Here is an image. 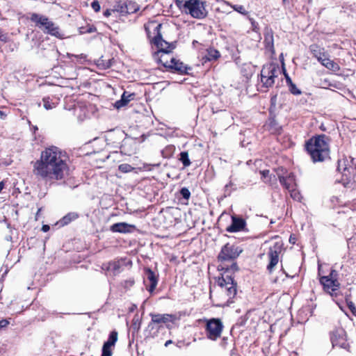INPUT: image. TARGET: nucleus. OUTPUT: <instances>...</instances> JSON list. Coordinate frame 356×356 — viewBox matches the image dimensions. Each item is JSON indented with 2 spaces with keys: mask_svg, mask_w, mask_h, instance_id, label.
Listing matches in <instances>:
<instances>
[{
  "mask_svg": "<svg viewBox=\"0 0 356 356\" xmlns=\"http://www.w3.org/2000/svg\"><path fill=\"white\" fill-rule=\"evenodd\" d=\"M67 152L56 145L45 147L40 158L32 161L33 174L46 182L64 179L70 172Z\"/></svg>",
  "mask_w": 356,
  "mask_h": 356,
  "instance_id": "obj_1",
  "label": "nucleus"
},
{
  "mask_svg": "<svg viewBox=\"0 0 356 356\" xmlns=\"http://www.w3.org/2000/svg\"><path fill=\"white\" fill-rule=\"evenodd\" d=\"M242 252L243 249L240 246L227 243L221 248L217 257L219 263L217 269L220 273L213 279L215 284L225 289L228 297L227 303L233 302L232 299L237 293V282L234 280V274L239 270L236 259Z\"/></svg>",
  "mask_w": 356,
  "mask_h": 356,
  "instance_id": "obj_2",
  "label": "nucleus"
},
{
  "mask_svg": "<svg viewBox=\"0 0 356 356\" xmlns=\"http://www.w3.org/2000/svg\"><path fill=\"white\" fill-rule=\"evenodd\" d=\"M330 136L321 134L312 136L306 140L305 148L314 163L323 162L330 158Z\"/></svg>",
  "mask_w": 356,
  "mask_h": 356,
  "instance_id": "obj_3",
  "label": "nucleus"
},
{
  "mask_svg": "<svg viewBox=\"0 0 356 356\" xmlns=\"http://www.w3.org/2000/svg\"><path fill=\"white\" fill-rule=\"evenodd\" d=\"M318 278L323 292L329 295L334 301L337 302L341 296L339 272L334 268H330L326 275L321 265H318Z\"/></svg>",
  "mask_w": 356,
  "mask_h": 356,
  "instance_id": "obj_4",
  "label": "nucleus"
},
{
  "mask_svg": "<svg viewBox=\"0 0 356 356\" xmlns=\"http://www.w3.org/2000/svg\"><path fill=\"white\" fill-rule=\"evenodd\" d=\"M157 51L153 54L154 60L161 63L167 70L178 71V62L171 52L176 48V42H166V45L156 47Z\"/></svg>",
  "mask_w": 356,
  "mask_h": 356,
  "instance_id": "obj_5",
  "label": "nucleus"
},
{
  "mask_svg": "<svg viewBox=\"0 0 356 356\" xmlns=\"http://www.w3.org/2000/svg\"><path fill=\"white\" fill-rule=\"evenodd\" d=\"M147 37L149 43L156 47L166 45L167 41L163 38V24L155 19H150L144 24Z\"/></svg>",
  "mask_w": 356,
  "mask_h": 356,
  "instance_id": "obj_6",
  "label": "nucleus"
},
{
  "mask_svg": "<svg viewBox=\"0 0 356 356\" xmlns=\"http://www.w3.org/2000/svg\"><path fill=\"white\" fill-rule=\"evenodd\" d=\"M179 10L198 19H204L208 15L206 2L202 0H179Z\"/></svg>",
  "mask_w": 356,
  "mask_h": 356,
  "instance_id": "obj_7",
  "label": "nucleus"
},
{
  "mask_svg": "<svg viewBox=\"0 0 356 356\" xmlns=\"http://www.w3.org/2000/svg\"><path fill=\"white\" fill-rule=\"evenodd\" d=\"M337 170L341 173V181L345 187L354 188L355 186V168L348 165V160L346 158L338 160Z\"/></svg>",
  "mask_w": 356,
  "mask_h": 356,
  "instance_id": "obj_8",
  "label": "nucleus"
},
{
  "mask_svg": "<svg viewBox=\"0 0 356 356\" xmlns=\"http://www.w3.org/2000/svg\"><path fill=\"white\" fill-rule=\"evenodd\" d=\"M330 339L332 348H338L350 353V346L347 339L346 330L341 327L334 328L330 332Z\"/></svg>",
  "mask_w": 356,
  "mask_h": 356,
  "instance_id": "obj_9",
  "label": "nucleus"
},
{
  "mask_svg": "<svg viewBox=\"0 0 356 356\" xmlns=\"http://www.w3.org/2000/svg\"><path fill=\"white\" fill-rule=\"evenodd\" d=\"M205 332L207 337L212 341H216L220 337L224 325L220 318H212L205 319Z\"/></svg>",
  "mask_w": 356,
  "mask_h": 356,
  "instance_id": "obj_10",
  "label": "nucleus"
},
{
  "mask_svg": "<svg viewBox=\"0 0 356 356\" xmlns=\"http://www.w3.org/2000/svg\"><path fill=\"white\" fill-rule=\"evenodd\" d=\"M283 243L282 241L275 242L273 246L269 248L268 252V264L266 269L270 274H271L275 266L278 264L280 260V254L283 250Z\"/></svg>",
  "mask_w": 356,
  "mask_h": 356,
  "instance_id": "obj_11",
  "label": "nucleus"
},
{
  "mask_svg": "<svg viewBox=\"0 0 356 356\" xmlns=\"http://www.w3.org/2000/svg\"><path fill=\"white\" fill-rule=\"evenodd\" d=\"M277 69L273 65L264 66L261 70V87L268 89L272 87L275 83V79L277 77Z\"/></svg>",
  "mask_w": 356,
  "mask_h": 356,
  "instance_id": "obj_12",
  "label": "nucleus"
},
{
  "mask_svg": "<svg viewBox=\"0 0 356 356\" xmlns=\"http://www.w3.org/2000/svg\"><path fill=\"white\" fill-rule=\"evenodd\" d=\"M118 339V332L114 330L108 335L106 341L103 344L101 356H112L113 350Z\"/></svg>",
  "mask_w": 356,
  "mask_h": 356,
  "instance_id": "obj_13",
  "label": "nucleus"
},
{
  "mask_svg": "<svg viewBox=\"0 0 356 356\" xmlns=\"http://www.w3.org/2000/svg\"><path fill=\"white\" fill-rule=\"evenodd\" d=\"M145 278L144 284L147 290L152 293L156 289L158 284V276L155 273L149 268H145L144 270Z\"/></svg>",
  "mask_w": 356,
  "mask_h": 356,
  "instance_id": "obj_14",
  "label": "nucleus"
},
{
  "mask_svg": "<svg viewBox=\"0 0 356 356\" xmlns=\"http://www.w3.org/2000/svg\"><path fill=\"white\" fill-rule=\"evenodd\" d=\"M264 44L265 49L270 51L272 54H275L274 47V32L270 28L266 27L264 33Z\"/></svg>",
  "mask_w": 356,
  "mask_h": 356,
  "instance_id": "obj_15",
  "label": "nucleus"
},
{
  "mask_svg": "<svg viewBox=\"0 0 356 356\" xmlns=\"http://www.w3.org/2000/svg\"><path fill=\"white\" fill-rule=\"evenodd\" d=\"M245 226L246 222L243 218L232 216V224L227 227L226 231L229 233H235L243 230Z\"/></svg>",
  "mask_w": 356,
  "mask_h": 356,
  "instance_id": "obj_16",
  "label": "nucleus"
},
{
  "mask_svg": "<svg viewBox=\"0 0 356 356\" xmlns=\"http://www.w3.org/2000/svg\"><path fill=\"white\" fill-rule=\"evenodd\" d=\"M280 184L287 191L297 187L296 176L293 172L289 173L286 176L278 175Z\"/></svg>",
  "mask_w": 356,
  "mask_h": 356,
  "instance_id": "obj_17",
  "label": "nucleus"
},
{
  "mask_svg": "<svg viewBox=\"0 0 356 356\" xmlns=\"http://www.w3.org/2000/svg\"><path fill=\"white\" fill-rule=\"evenodd\" d=\"M309 50L312 56L318 62L324 58V56H328V51H326L323 47L316 43L310 44L309 46Z\"/></svg>",
  "mask_w": 356,
  "mask_h": 356,
  "instance_id": "obj_18",
  "label": "nucleus"
},
{
  "mask_svg": "<svg viewBox=\"0 0 356 356\" xmlns=\"http://www.w3.org/2000/svg\"><path fill=\"white\" fill-rule=\"evenodd\" d=\"M207 54L202 57V64L207 62H215L221 57L220 52L213 47H209L206 49Z\"/></svg>",
  "mask_w": 356,
  "mask_h": 356,
  "instance_id": "obj_19",
  "label": "nucleus"
},
{
  "mask_svg": "<svg viewBox=\"0 0 356 356\" xmlns=\"http://www.w3.org/2000/svg\"><path fill=\"white\" fill-rule=\"evenodd\" d=\"M29 19L33 22L35 26L38 27L43 31V29H45L49 19L45 15H39L38 13H31Z\"/></svg>",
  "mask_w": 356,
  "mask_h": 356,
  "instance_id": "obj_20",
  "label": "nucleus"
},
{
  "mask_svg": "<svg viewBox=\"0 0 356 356\" xmlns=\"http://www.w3.org/2000/svg\"><path fill=\"white\" fill-rule=\"evenodd\" d=\"M136 97V94L135 92L124 91L121 96V99L116 101L114 106L116 108L119 109L127 106L131 101L135 99Z\"/></svg>",
  "mask_w": 356,
  "mask_h": 356,
  "instance_id": "obj_21",
  "label": "nucleus"
},
{
  "mask_svg": "<svg viewBox=\"0 0 356 356\" xmlns=\"http://www.w3.org/2000/svg\"><path fill=\"white\" fill-rule=\"evenodd\" d=\"M255 66L251 63H244L241 67V74L244 78V81L248 83L255 74Z\"/></svg>",
  "mask_w": 356,
  "mask_h": 356,
  "instance_id": "obj_22",
  "label": "nucleus"
},
{
  "mask_svg": "<svg viewBox=\"0 0 356 356\" xmlns=\"http://www.w3.org/2000/svg\"><path fill=\"white\" fill-rule=\"evenodd\" d=\"M135 229V226L129 225L127 222H117L114 223L110 227V230L112 232L118 233H130Z\"/></svg>",
  "mask_w": 356,
  "mask_h": 356,
  "instance_id": "obj_23",
  "label": "nucleus"
},
{
  "mask_svg": "<svg viewBox=\"0 0 356 356\" xmlns=\"http://www.w3.org/2000/svg\"><path fill=\"white\" fill-rule=\"evenodd\" d=\"M319 63L321 65L332 71V72H337L341 70L340 65L334 60L330 59V55L324 56Z\"/></svg>",
  "mask_w": 356,
  "mask_h": 356,
  "instance_id": "obj_24",
  "label": "nucleus"
},
{
  "mask_svg": "<svg viewBox=\"0 0 356 356\" xmlns=\"http://www.w3.org/2000/svg\"><path fill=\"white\" fill-rule=\"evenodd\" d=\"M43 33L51 35L57 38H63V34L60 31V28L49 19L45 29H43Z\"/></svg>",
  "mask_w": 356,
  "mask_h": 356,
  "instance_id": "obj_25",
  "label": "nucleus"
},
{
  "mask_svg": "<svg viewBox=\"0 0 356 356\" xmlns=\"http://www.w3.org/2000/svg\"><path fill=\"white\" fill-rule=\"evenodd\" d=\"M112 10L113 13H118L122 16L127 15L125 1L120 0L116 1L115 5L113 6Z\"/></svg>",
  "mask_w": 356,
  "mask_h": 356,
  "instance_id": "obj_26",
  "label": "nucleus"
},
{
  "mask_svg": "<svg viewBox=\"0 0 356 356\" xmlns=\"http://www.w3.org/2000/svg\"><path fill=\"white\" fill-rule=\"evenodd\" d=\"M286 83L289 87V92L294 95H299L302 93L301 90L297 88L295 83H293L289 74L284 72Z\"/></svg>",
  "mask_w": 356,
  "mask_h": 356,
  "instance_id": "obj_27",
  "label": "nucleus"
},
{
  "mask_svg": "<svg viewBox=\"0 0 356 356\" xmlns=\"http://www.w3.org/2000/svg\"><path fill=\"white\" fill-rule=\"evenodd\" d=\"M79 214L76 212H70L64 216L60 220V224L62 226L67 225L70 224L71 222L79 218Z\"/></svg>",
  "mask_w": 356,
  "mask_h": 356,
  "instance_id": "obj_28",
  "label": "nucleus"
},
{
  "mask_svg": "<svg viewBox=\"0 0 356 356\" xmlns=\"http://www.w3.org/2000/svg\"><path fill=\"white\" fill-rule=\"evenodd\" d=\"M58 99H56L55 98H51L50 97H44L42 99V102L44 107L47 110L52 109L56 107L58 105Z\"/></svg>",
  "mask_w": 356,
  "mask_h": 356,
  "instance_id": "obj_29",
  "label": "nucleus"
},
{
  "mask_svg": "<svg viewBox=\"0 0 356 356\" xmlns=\"http://www.w3.org/2000/svg\"><path fill=\"white\" fill-rule=\"evenodd\" d=\"M266 126L267 129L272 134H280L282 131V127L275 120L270 121Z\"/></svg>",
  "mask_w": 356,
  "mask_h": 356,
  "instance_id": "obj_30",
  "label": "nucleus"
},
{
  "mask_svg": "<svg viewBox=\"0 0 356 356\" xmlns=\"http://www.w3.org/2000/svg\"><path fill=\"white\" fill-rule=\"evenodd\" d=\"M125 2L127 10V15L135 13L140 8L139 6L134 1L127 0Z\"/></svg>",
  "mask_w": 356,
  "mask_h": 356,
  "instance_id": "obj_31",
  "label": "nucleus"
},
{
  "mask_svg": "<svg viewBox=\"0 0 356 356\" xmlns=\"http://www.w3.org/2000/svg\"><path fill=\"white\" fill-rule=\"evenodd\" d=\"M181 309H179V318L181 316H188L193 311L192 306L187 305L186 303H181Z\"/></svg>",
  "mask_w": 356,
  "mask_h": 356,
  "instance_id": "obj_32",
  "label": "nucleus"
},
{
  "mask_svg": "<svg viewBox=\"0 0 356 356\" xmlns=\"http://www.w3.org/2000/svg\"><path fill=\"white\" fill-rule=\"evenodd\" d=\"M97 31V28L94 25L88 24L85 26H81L79 28V32L80 34L92 33Z\"/></svg>",
  "mask_w": 356,
  "mask_h": 356,
  "instance_id": "obj_33",
  "label": "nucleus"
},
{
  "mask_svg": "<svg viewBox=\"0 0 356 356\" xmlns=\"http://www.w3.org/2000/svg\"><path fill=\"white\" fill-rule=\"evenodd\" d=\"M288 191L290 193L291 197L293 200H296L297 202H301V200L302 199V196L301 193H300V191L297 189L296 187H294L293 188H292Z\"/></svg>",
  "mask_w": 356,
  "mask_h": 356,
  "instance_id": "obj_34",
  "label": "nucleus"
},
{
  "mask_svg": "<svg viewBox=\"0 0 356 356\" xmlns=\"http://www.w3.org/2000/svg\"><path fill=\"white\" fill-rule=\"evenodd\" d=\"M134 284H135V280L134 277H130L127 280L122 281L120 283L121 286L125 290L130 289L131 288H132L134 286Z\"/></svg>",
  "mask_w": 356,
  "mask_h": 356,
  "instance_id": "obj_35",
  "label": "nucleus"
},
{
  "mask_svg": "<svg viewBox=\"0 0 356 356\" xmlns=\"http://www.w3.org/2000/svg\"><path fill=\"white\" fill-rule=\"evenodd\" d=\"M347 307L355 316H356V307L354 302L350 300V295H347L345 297Z\"/></svg>",
  "mask_w": 356,
  "mask_h": 356,
  "instance_id": "obj_36",
  "label": "nucleus"
},
{
  "mask_svg": "<svg viewBox=\"0 0 356 356\" xmlns=\"http://www.w3.org/2000/svg\"><path fill=\"white\" fill-rule=\"evenodd\" d=\"M179 161H181L183 163L184 167H188L191 165V161L188 158V154L187 152H181L179 154Z\"/></svg>",
  "mask_w": 356,
  "mask_h": 356,
  "instance_id": "obj_37",
  "label": "nucleus"
},
{
  "mask_svg": "<svg viewBox=\"0 0 356 356\" xmlns=\"http://www.w3.org/2000/svg\"><path fill=\"white\" fill-rule=\"evenodd\" d=\"M163 315V323L166 325V326L168 327H170V325L169 323H175V321H176V316L175 315H171V314H162Z\"/></svg>",
  "mask_w": 356,
  "mask_h": 356,
  "instance_id": "obj_38",
  "label": "nucleus"
},
{
  "mask_svg": "<svg viewBox=\"0 0 356 356\" xmlns=\"http://www.w3.org/2000/svg\"><path fill=\"white\" fill-rule=\"evenodd\" d=\"M120 267L121 266L119 261H113L108 263V270H111L115 273L119 271Z\"/></svg>",
  "mask_w": 356,
  "mask_h": 356,
  "instance_id": "obj_39",
  "label": "nucleus"
},
{
  "mask_svg": "<svg viewBox=\"0 0 356 356\" xmlns=\"http://www.w3.org/2000/svg\"><path fill=\"white\" fill-rule=\"evenodd\" d=\"M151 322L154 324L163 323V315L160 314H150Z\"/></svg>",
  "mask_w": 356,
  "mask_h": 356,
  "instance_id": "obj_40",
  "label": "nucleus"
},
{
  "mask_svg": "<svg viewBox=\"0 0 356 356\" xmlns=\"http://www.w3.org/2000/svg\"><path fill=\"white\" fill-rule=\"evenodd\" d=\"M118 170L123 173H127L133 171L134 168L128 163H122L118 166Z\"/></svg>",
  "mask_w": 356,
  "mask_h": 356,
  "instance_id": "obj_41",
  "label": "nucleus"
},
{
  "mask_svg": "<svg viewBox=\"0 0 356 356\" xmlns=\"http://www.w3.org/2000/svg\"><path fill=\"white\" fill-rule=\"evenodd\" d=\"M231 7L234 10L241 13L243 15H247L248 14V12L246 10L245 8L242 5L236 4L231 6Z\"/></svg>",
  "mask_w": 356,
  "mask_h": 356,
  "instance_id": "obj_42",
  "label": "nucleus"
},
{
  "mask_svg": "<svg viewBox=\"0 0 356 356\" xmlns=\"http://www.w3.org/2000/svg\"><path fill=\"white\" fill-rule=\"evenodd\" d=\"M192 70V67H187L182 62H179V74H189L188 71Z\"/></svg>",
  "mask_w": 356,
  "mask_h": 356,
  "instance_id": "obj_43",
  "label": "nucleus"
},
{
  "mask_svg": "<svg viewBox=\"0 0 356 356\" xmlns=\"http://www.w3.org/2000/svg\"><path fill=\"white\" fill-rule=\"evenodd\" d=\"M179 194L186 200H188L191 197V192L187 188H182L179 191Z\"/></svg>",
  "mask_w": 356,
  "mask_h": 356,
  "instance_id": "obj_44",
  "label": "nucleus"
},
{
  "mask_svg": "<svg viewBox=\"0 0 356 356\" xmlns=\"http://www.w3.org/2000/svg\"><path fill=\"white\" fill-rule=\"evenodd\" d=\"M175 150V147L174 146H168L166 147L165 149L163 151V154L165 157L170 156L172 153H173Z\"/></svg>",
  "mask_w": 356,
  "mask_h": 356,
  "instance_id": "obj_45",
  "label": "nucleus"
},
{
  "mask_svg": "<svg viewBox=\"0 0 356 356\" xmlns=\"http://www.w3.org/2000/svg\"><path fill=\"white\" fill-rule=\"evenodd\" d=\"M91 7L95 13H99L101 10V6L97 0H95L91 3Z\"/></svg>",
  "mask_w": 356,
  "mask_h": 356,
  "instance_id": "obj_46",
  "label": "nucleus"
},
{
  "mask_svg": "<svg viewBox=\"0 0 356 356\" xmlns=\"http://www.w3.org/2000/svg\"><path fill=\"white\" fill-rule=\"evenodd\" d=\"M260 174L261 175L262 179H265L269 176L270 170H264L260 171Z\"/></svg>",
  "mask_w": 356,
  "mask_h": 356,
  "instance_id": "obj_47",
  "label": "nucleus"
},
{
  "mask_svg": "<svg viewBox=\"0 0 356 356\" xmlns=\"http://www.w3.org/2000/svg\"><path fill=\"white\" fill-rule=\"evenodd\" d=\"M289 241L291 244H293V245L296 244V243L297 241L296 236L293 234H291L289 236Z\"/></svg>",
  "mask_w": 356,
  "mask_h": 356,
  "instance_id": "obj_48",
  "label": "nucleus"
},
{
  "mask_svg": "<svg viewBox=\"0 0 356 356\" xmlns=\"http://www.w3.org/2000/svg\"><path fill=\"white\" fill-rule=\"evenodd\" d=\"M9 321L6 319H2L0 321V328H3L8 326Z\"/></svg>",
  "mask_w": 356,
  "mask_h": 356,
  "instance_id": "obj_49",
  "label": "nucleus"
},
{
  "mask_svg": "<svg viewBox=\"0 0 356 356\" xmlns=\"http://www.w3.org/2000/svg\"><path fill=\"white\" fill-rule=\"evenodd\" d=\"M113 10H112V8L111 9H106V10L104 11L103 13V15L105 17H108L111 15L112 14Z\"/></svg>",
  "mask_w": 356,
  "mask_h": 356,
  "instance_id": "obj_50",
  "label": "nucleus"
},
{
  "mask_svg": "<svg viewBox=\"0 0 356 356\" xmlns=\"http://www.w3.org/2000/svg\"><path fill=\"white\" fill-rule=\"evenodd\" d=\"M7 38V35L3 33V31L0 30V40L3 42H6Z\"/></svg>",
  "mask_w": 356,
  "mask_h": 356,
  "instance_id": "obj_51",
  "label": "nucleus"
},
{
  "mask_svg": "<svg viewBox=\"0 0 356 356\" xmlns=\"http://www.w3.org/2000/svg\"><path fill=\"white\" fill-rule=\"evenodd\" d=\"M8 115V113H6L4 111H0V120H5Z\"/></svg>",
  "mask_w": 356,
  "mask_h": 356,
  "instance_id": "obj_52",
  "label": "nucleus"
},
{
  "mask_svg": "<svg viewBox=\"0 0 356 356\" xmlns=\"http://www.w3.org/2000/svg\"><path fill=\"white\" fill-rule=\"evenodd\" d=\"M6 183V180H3V181H0V193H1L3 189L5 188Z\"/></svg>",
  "mask_w": 356,
  "mask_h": 356,
  "instance_id": "obj_53",
  "label": "nucleus"
},
{
  "mask_svg": "<svg viewBox=\"0 0 356 356\" xmlns=\"http://www.w3.org/2000/svg\"><path fill=\"white\" fill-rule=\"evenodd\" d=\"M42 231L44 232H47L50 229V227L48 225H44L42 227Z\"/></svg>",
  "mask_w": 356,
  "mask_h": 356,
  "instance_id": "obj_54",
  "label": "nucleus"
},
{
  "mask_svg": "<svg viewBox=\"0 0 356 356\" xmlns=\"http://www.w3.org/2000/svg\"><path fill=\"white\" fill-rule=\"evenodd\" d=\"M200 44V45H201V46H202V44L199 43V42H198L197 41H196V40H193V45L194 47H195V44Z\"/></svg>",
  "mask_w": 356,
  "mask_h": 356,
  "instance_id": "obj_55",
  "label": "nucleus"
},
{
  "mask_svg": "<svg viewBox=\"0 0 356 356\" xmlns=\"http://www.w3.org/2000/svg\"><path fill=\"white\" fill-rule=\"evenodd\" d=\"M172 341L171 340H168L165 342V346H168L169 344L172 343Z\"/></svg>",
  "mask_w": 356,
  "mask_h": 356,
  "instance_id": "obj_56",
  "label": "nucleus"
},
{
  "mask_svg": "<svg viewBox=\"0 0 356 356\" xmlns=\"http://www.w3.org/2000/svg\"><path fill=\"white\" fill-rule=\"evenodd\" d=\"M282 272H283L284 274H286V276H288L287 273H286V271H285V270H284V268L283 267H282Z\"/></svg>",
  "mask_w": 356,
  "mask_h": 356,
  "instance_id": "obj_57",
  "label": "nucleus"
},
{
  "mask_svg": "<svg viewBox=\"0 0 356 356\" xmlns=\"http://www.w3.org/2000/svg\"><path fill=\"white\" fill-rule=\"evenodd\" d=\"M40 211H41V209H38V211H37V215H38L39 213H40Z\"/></svg>",
  "mask_w": 356,
  "mask_h": 356,
  "instance_id": "obj_58",
  "label": "nucleus"
},
{
  "mask_svg": "<svg viewBox=\"0 0 356 356\" xmlns=\"http://www.w3.org/2000/svg\"><path fill=\"white\" fill-rule=\"evenodd\" d=\"M175 2L178 6V0H175Z\"/></svg>",
  "mask_w": 356,
  "mask_h": 356,
  "instance_id": "obj_59",
  "label": "nucleus"
},
{
  "mask_svg": "<svg viewBox=\"0 0 356 356\" xmlns=\"http://www.w3.org/2000/svg\"><path fill=\"white\" fill-rule=\"evenodd\" d=\"M34 130H38V127H34Z\"/></svg>",
  "mask_w": 356,
  "mask_h": 356,
  "instance_id": "obj_60",
  "label": "nucleus"
},
{
  "mask_svg": "<svg viewBox=\"0 0 356 356\" xmlns=\"http://www.w3.org/2000/svg\"><path fill=\"white\" fill-rule=\"evenodd\" d=\"M284 1H285L286 0H283Z\"/></svg>",
  "mask_w": 356,
  "mask_h": 356,
  "instance_id": "obj_61",
  "label": "nucleus"
}]
</instances>
